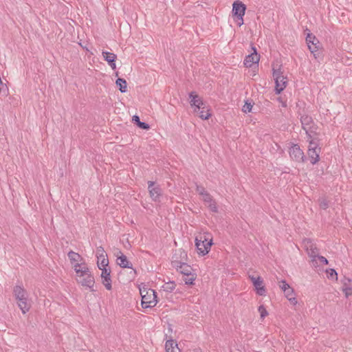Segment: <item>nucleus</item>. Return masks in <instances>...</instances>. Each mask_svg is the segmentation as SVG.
<instances>
[{
  "instance_id": "4be33fe9",
  "label": "nucleus",
  "mask_w": 352,
  "mask_h": 352,
  "mask_svg": "<svg viewBox=\"0 0 352 352\" xmlns=\"http://www.w3.org/2000/svg\"><path fill=\"white\" fill-rule=\"evenodd\" d=\"M320 149L308 148V155L312 164H316L320 160Z\"/></svg>"
},
{
  "instance_id": "f03ea898",
  "label": "nucleus",
  "mask_w": 352,
  "mask_h": 352,
  "mask_svg": "<svg viewBox=\"0 0 352 352\" xmlns=\"http://www.w3.org/2000/svg\"><path fill=\"white\" fill-rule=\"evenodd\" d=\"M208 234H200L195 238V246L197 253L202 256L207 254L212 245V239L207 236Z\"/></svg>"
},
{
  "instance_id": "ea45409f",
  "label": "nucleus",
  "mask_w": 352,
  "mask_h": 352,
  "mask_svg": "<svg viewBox=\"0 0 352 352\" xmlns=\"http://www.w3.org/2000/svg\"><path fill=\"white\" fill-rule=\"evenodd\" d=\"M203 200L204 202L210 204L214 199H212V196L208 192H207L206 194H204V195H203Z\"/></svg>"
},
{
  "instance_id": "e433bc0d",
  "label": "nucleus",
  "mask_w": 352,
  "mask_h": 352,
  "mask_svg": "<svg viewBox=\"0 0 352 352\" xmlns=\"http://www.w3.org/2000/svg\"><path fill=\"white\" fill-rule=\"evenodd\" d=\"M258 310L261 314V318L262 319H263L265 316H267L268 315V312L267 311L266 309L265 308V307L263 305H260L258 307Z\"/></svg>"
},
{
  "instance_id": "39448f33",
  "label": "nucleus",
  "mask_w": 352,
  "mask_h": 352,
  "mask_svg": "<svg viewBox=\"0 0 352 352\" xmlns=\"http://www.w3.org/2000/svg\"><path fill=\"white\" fill-rule=\"evenodd\" d=\"M273 77L275 80V91L280 94L285 87L287 83V78L283 75L280 69H273Z\"/></svg>"
},
{
  "instance_id": "c85d7f7f",
  "label": "nucleus",
  "mask_w": 352,
  "mask_h": 352,
  "mask_svg": "<svg viewBox=\"0 0 352 352\" xmlns=\"http://www.w3.org/2000/svg\"><path fill=\"white\" fill-rule=\"evenodd\" d=\"M161 289L167 292H172L175 288V283L174 282H168L160 286Z\"/></svg>"
},
{
  "instance_id": "6ab92c4d",
  "label": "nucleus",
  "mask_w": 352,
  "mask_h": 352,
  "mask_svg": "<svg viewBox=\"0 0 352 352\" xmlns=\"http://www.w3.org/2000/svg\"><path fill=\"white\" fill-rule=\"evenodd\" d=\"M119 253L120 255L117 256V264L122 268L132 269V263L128 261L126 256L121 252Z\"/></svg>"
},
{
  "instance_id": "1a4fd4ad",
  "label": "nucleus",
  "mask_w": 352,
  "mask_h": 352,
  "mask_svg": "<svg viewBox=\"0 0 352 352\" xmlns=\"http://www.w3.org/2000/svg\"><path fill=\"white\" fill-rule=\"evenodd\" d=\"M304 246L308 254V255L312 258L311 261L314 263L316 261V257L318 255L319 250L317 248L316 245L309 239L304 240Z\"/></svg>"
},
{
  "instance_id": "cd10ccee",
  "label": "nucleus",
  "mask_w": 352,
  "mask_h": 352,
  "mask_svg": "<svg viewBox=\"0 0 352 352\" xmlns=\"http://www.w3.org/2000/svg\"><path fill=\"white\" fill-rule=\"evenodd\" d=\"M195 113H197L199 117L202 120H208L211 116L210 113L209 112V109L206 107L204 109H201L199 111Z\"/></svg>"
},
{
  "instance_id": "9b49d317",
  "label": "nucleus",
  "mask_w": 352,
  "mask_h": 352,
  "mask_svg": "<svg viewBox=\"0 0 352 352\" xmlns=\"http://www.w3.org/2000/svg\"><path fill=\"white\" fill-rule=\"evenodd\" d=\"M190 98V104L191 106L195 107L194 111L198 112L201 109H204L205 105L202 101V100L199 98V96L194 91H192L189 94Z\"/></svg>"
},
{
  "instance_id": "5701e85b",
  "label": "nucleus",
  "mask_w": 352,
  "mask_h": 352,
  "mask_svg": "<svg viewBox=\"0 0 352 352\" xmlns=\"http://www.w3.org/2000/svg\"><path fill=\"white\" fill-rule=\"evenodd\" d=\"M68 257L69 259L74 267L76 263H82V256L73 251H70L68 253Z\"/></svg>"
},
{
  "instance_id": "f257e3e1",
  "label": "nucleus",
  "mask_w": 352,
  "mask_h": 352,
  "mask_svg": "<svg viewBox=\"0 0 352 352\" xmlns=\"http://www.w3.org/2000/svg\"><path fill=\"white\" fill-rule=\"evenodd\" d=\"M13 294L18 307L23 314L29 311L31 303L28 300L27 291L20 285H16L13 289Z\"/></svg>"
},
{
  "instance_id": "7ed1b4c3",
  "label": "nucleus",
  "mask_w": 352,
  "mask_h": 352,
  "mask_svg": "<svg viewBox=\"0 0 352 352\" xmlns=\"http://www.w3.org/2000/svg\"><path fill=\"white\" fill-rule=\"evenodd\" d=\"M140 293L142 296V306L144 309L152 307L151 305L154 301V289H148L146 285L140 287Z\"/></svg>"
},
{
  "instance_id": "aec40b11",
  "label": "nucleus",
  "mask_w": 352,
  "mask_h": 352,
  "mask_svg": "<svg viewBox=\"0 0 352 352\" xmlns=\"http://www.w3.org/2000/svg\"><path fill=\"white\" fill-rule=\"evenodd\" d=\"M174 267L177 270V272L183 274L184 276L194 273V270L192 267L188 265L186 263L180 264Z\"/></svg>"
},
{
  "instance_id": "393cba45",
  "label": "nucleus",
  "mask_w": 352,
  "mask_h": 352,
  "mask_svg": "<svg viewBox=\"0 0 352 352\" xmlns=\"http://www.w3.org/2000/svg\"><path fill=\"white\" fill-rule=\"evenodd\" d=\"M285 297L288 299V300L292 303L293 305H296L297 303L296 298H295V294L293 288H289L286 290L285 292Z\"/></svg>"
},
{
  "instance_id": "2eb2a0df",
  "label": "nucleus",
  "mask_w": 352,
  "mask_h": 352,
  "mask_svg": "<svg viewBox=\"0 0 352 352\" xmlns=\"http://www.w3.org/2000/svg\"><path fill=\"white\" fill-rule=\"evenodd\" d=\"M342 284V289L345 296L347 298L352 295V280L349 278L344 276L341 280Z\"/></svg>"
},
{
  "instance_id": "72a5a7b5",
  "label": "nucleus",
  "mask_w": 352,
  "mask_h": 352,
  "mask_svg": "<svg viewBox=\"0 0 352 352\" xmlns=\"http://www.w3.org/2000/svg\"><path fill=\"white\" fill-rule=\"evenodd\" d=\"M307 141H309V148H314L316 150L320 149V147H318V144L317 142H316L314 140L312 139V137L309 138L307 137Z\"/></svg>"
},
{
  "instance_id": "49530a36",
  "label": "nucleus",
  "mask_w": 352,
  "mask_h": 352,
  "mask_svg": "<svg viewBox=\"0 0 352 352\" xmlns=\"http://www.w3.org/2000/svg\"><path fill=\"white\" fill-rule=\"evenodd\" d=\"M155 305H157V303L158 302V300H157V295L155 294Z\"/></svg>"
},
{
  "instance_id": "412c9836",
  "label": "nucleus",
  "mask_w": 352,
  "mask_h": 352,
  "mask_svg": "<svg viewBox=\"0 0 352 352\" xmlns=\"http://www.w3.org/2000/svg\"><path fill=\"white\" fill-rule=\"evenodd\" d=\"M166 352H181L176 341L173 339L168 340L165 343Z\"/></svg>"
},
{
  "instance_id": "bb28decb",
  "label": "nucleus",
  "mask_w": 352,
  "mask_h": 352,
  "mask_svg": "<svg viewBox=\"0 0 352 352\" xmlns=\"http://www.w3.org/2000/svg\"><path fill=\"white\" fill-rule=\"evenodd\" d=\"M116 83L122 93L126 91V81L124 79L119 78L116 80Z\"/></svg>"
},
{
  "instance_id": "c9c22d12",
  "label": "nucleus",
  "mask_w": 352,
  "mask_h": 352,
  "mask_svg": "<svg viewBox=\"0 0 352 352\" xmlns=\"http://www.w3.org/2000/svg\"><path fill=\"white\" fill-rule=\"evenodd\" d=\"M319 202H320V204H319L320 207L322 209L325 210L329 207V201L326 199L321 198L319 199Z\"/></svg>"
},
{
  "instance_id": "0eeeda50",
  "label": "nucleus",
  "mask_w": 352,
  "mask_h": 352,
  "mask_svg": "<svg viewBox=\"0 0 352 352\" xmlns=\"http://www.w3.org/2000/svg\"><path fill=\"white\" fill-rule=\"evenodd\" d=\"M76 279L78 284L84 287L88 288L90 292H94L96 291L94 288L95 279L92 273L88 275H78Z\"/></svg>"
},
{
  "instance_id": "de8ad7c7",
  "label": "nucleus",
  "mask_w": 352,
  "mask_h": 352,
  "mask_svg": "<svg viewBox=\"0 0 352 352\" xmlns=\"http://www.w3.org/2000/svg\"><path fill=\"white\" fill-rule=\"evenodd\" d=\"M195 352H201V351H200V350L199 351L196 350V351H195Z\"/></svg>"
},
{
  "instance_id": "79ce46f5",
  "label": "nucleus",
  "mask_w": 352,
  "mask_h": 352,
  "mask_svg": "<svg viewBox=\"0 0 352 352\" xmlns=\"http://www.w3.org/2000/svg\"><path fill=\"white\" fill-rule=\"evenodd\" d=\"M154 182H148V190H149V193L151 195V196L152 197L153 195H154Z\"/></svg>"
},
{
  "instance_id": "4c0bfd02",
  "label": "nucleus",
  "mask_w": 352,
  "mask_h": 352,
  "mask_svg": "<svg viewBox=\"0 0 352 352\" xmlns=\"http://www.w3.org/2000/svg\"><path fill=\"white\" fill-rule=\"evenodd\" d=\"M208 207L212 212H218V208L217 206V203L214 200L208 204Z\"/></svg>"
},
{
  "instance_id": "ddd939ff",
  "label": "nucleus",
  "mask_w": 352,
  "mask_h": 352,
  "mask_svg": "<svg viewBox=\"0 0 352 352\" xmlns=\"http://www.w3.org/2000/svg\"><path fill=\"white\" fill-rule=\"evenodd\" d=\"M254 52L248 55L244 60V65L246 67H251L254 65H258L260 60V55L257 54L255 47H252Z\"/></svg>"
},
{
  "instance_id": "7c9ffc66",
  "label": "nucleus",
  "mask_w": 352,
  "mask_h": 352,
  "mask_svg": "<svg viewBox=\"0 0 352 352\" xmlns=\"http://www.w3.org/2000/svg\"><path fill=\"white\" fill-rule=\"evenodd\" d=\"M98 267L101 270L102 268H107L109 265V260L107 257L101 258L100 260L98 259Z\"/></svg>"
},
{
  "instance_id": "c756f323",
  "label": "nucleus",
  "mask_w": 352,
  "mask_h": 352,
  "mask_svg": "<svg viewBox=\"0 0 352 352\" xmlns=\"http://www.w3.org/2000/svg\"><path fill=\"white\" fill-rule=\"evenodd\" d=\"M196 278L197 274L196 273L194 272L184 276L183 280L185 282L186 285H193Z\"/></svg>"
},
{
  "instance_id": "a18cd8bd",
  "label": "nucleus",
  "mask_w": 352,
  "mask_h": 352,
  "mask_svg": "<svg viewBox=\"0 0 352 352\" xmlns=\"http://www.w3.org/2000/svg\"><path fill=\"white\" fill-rule=\"evenodd\" d=\"M249 278H250L253 285H254V282H255V280H257V277H255L254 276H249Z\"/></svg>"
},
{
  "instance_id": "20e7f679",
  "label": "nucleus",
  "mask_w": 352,
  "mask_h": 352,
  "mask_svg": "<svg viewBox=\"0 0 352 352\" xmlns=\"http://www.w3.org/2000/svg\"><path fill=\"white\" fill-rule=\"evenodd\" d=\"M246 6L240 1H236L232 4V13L234 18L237 25L240 27L243 24V16L245 14Z\"/></svg>"
},
{
  "instance_id": "a878e982",
  "label": "nucleus",
  "mask_w": 352,
  "mask_h": 352,
  "mask_svg": "<svg viewBox=\"0 0 352 352\" xmlns=\"http://www.w3.org/2000/svg\"><path fill=\"white\" fill-rule=\"evenodd\" d=\"M132 121L142 129H148L150 128L149 125L147 123L140 121L138 116H133L132 118Z\"/></svg>"
},
{
  "instance_id": "37998d69",
  "label": "nucleus",
  "mask_w": 352,
  "mask_h": 352,
  "mask_svg": "<svg viewBox=\"0 0 352 352\" xmlns=\"http://www.w3.org/2000/svg\"><path fill=\"white\" fill-rule=\"evenodd\" d=\"M316 258H318V260H319L322 263H323L324 265H327V264H328V263H329V262H328V260H327L325 257H324V256H319V255H318V256H317Z\"/></svg>"
},
{
  "instance_id": "9d476101",
  "label": "nucleus",
  "mask_w": 352,
  "mask_h": 352,
  "mask_svg": "<svg viewBox=\"0 0 352 352\" xmlns=\"http://www.w3.org/2000/svg\"><path fill=\"white\" fill-rule=\"evenodd\" d=\"M187 257V253L186 251L182 249L176 250L172 257V266L175 267L186 263Z\"/></svg>"
},
{
  "instance_id": "f704fd0d",
  "label": "nucleus",
  "mask_w": 352,
  "mask_h": 352,
  "mask_svg": "<svg viewBox=\"0 0 352 352\" xmlns=\"http://www.w3.org/2000/svg\"><path fill=\"white\" fill-rule=\"evenodd\" d=\"M327 277L329 278H331V279L335 278L336 280L338 279V274L335 270H333V269L327 270Z\"/></svg>"
},
{
  "instance_id": "423d86ee",
  "label": "nucleus",
  "mask_w": 352,
  "mask_h": 352,
  "mask_svg": "<svg viewBox=\"0 0 352 352\" xmlns=\"http://www.w3.org/2000/svg\"><path fill=\"white\" fill-rule=\"evenodd\" d=\"M302 128L309 138H311V133L316 132V126L312 118L308 115H303L300 118Z\"/></svg>"
},
{
  "instance_id": "b1692460",
  "label": "nucleus",
  "mask_w": 352,
  "mask_h": 352,
  "mask_svg": "<svg viewBox=\"0 0 352 352\" xmlns=\"http://www.w3.org/2000/svg\"><path fill=\"white\" fill-rule=\"evenodd\" d=\"M168 201V197L162 193L161 189L155 186V205L157 203L166 204Z\"/></svg>"
},
{
  "instance_id": "f8f14e48",
  "label": "nucleus",
  "mask_w": 352,
  "mask_h": 352,
  "mask_svg": "<svg viewBox=\"0 0 352 352\" xmlns=\"http://www.w3.org/2000/svg\"><path fill=\"white\" fill-rule=\"evenodd\" d=\"M306 42L310 52L314 54L315 58H316V52L318 50L319 41L316 37L311 33H308L306 37Z\"/></svg>"
},
{
  "instance_id": "2f4dec72",
  "label": "nucleus",
  "mask_w": 352,
  "mask_h": 352,
  "mask_svg": "<svg viewBox=\"0 0 352 352\" xmlns=\"http://www.w3.org/2000/svg\"><path fill=\"white\" fill-rule=\"evenodd\" d=\"M96 254L98 260H100L101 258L107 257L106 252L104 248L101 246L97 248Z\"/></svg>"
},
{
  "instance_id": "a211bd4d",
  "label": "nucleus",
  "mask_w": 352,
  "mask_h": 352,
  "mask_svg": "<svg viewBox=\"0 0 352 352\" xmlns=\"http://www.w3.org/2000/svg\"><path fill=\"white\" fill-rule=\"evenodd\" d=\"M102 56L104 59L108 63L109 66L113 69H116V60L117 58V56L111 52H102Z\"/></svg>"
},
{
  "instance_id": "f3484780",
  "label": "nucleus",
  "mask_w": 352,
  "mask_h": 352,
  "mask_svg": "<svg viewBox=\"0 0 352 352\" xmlns=\"http://www.w3.org/2000/svg\"><path fill=\"white\" fill-rule=\"evenodd\" d=\"M254 287H255L256 294L259 296H265L266 289L263 285V280L261 276H257V280L254 282Z\"/></svg>"
},
{
  "instance_id": "4468645a",
  "label": "nucleus",
  "mask_w": 352,
  "mask_h": 352,
  "mask_svg": "<svg viewBox=\"0 0 352 352\" xmlns=\"http://www.w3.org/2000/svg\"><path fill=\"white\" fill-rule=\"evenodd\" d=\"M101 278L102 282L105 288L107 290H111L112 289L111 285V270L109 268H102L101 270Z\"/></svg>"
},
{
  "instance_id": "c03bdc74",
  "label": "nucleus",
  "mask_w": 352,
  "mask_h": 352,
  "mask_svg": "<svg viewBox=\"0 0 352 352\" xmlns=\"http://www.w3.org/2000/svg\"><path fill=\"white\" fill-rule=\"evenodd\" d=\"M278 100L280 102L281 105H282L283 107H287L286 101L283 100L281 98H278Z\"/></svg>"
},
{
  "instance_id": "6e6552de",
  "label": "nucleus",
  "mask_w": 352,
  "mask_h": 352,
  "mask_svg": "<svg viewBox=\"0 0 352 352\" xmlns=\"http://www.w3.org/2000/svg\"><path fill=\"white\" fill-rule=\"evenodd\" d=\"M289 153L292 160L298 163L304 162L306 159L302 150L300 149L298 144L292 146L289 148Z\"/></svg>"
},
{
  "instance_id": "a19ab883",
  "label": "nucleus",
  "mask_w": 352,
  "mask_h": 352,
  "mask_svg": "<svg viewBox=\"0 0 352 352\" xmlns=\"http://www.w3.org/2000/svg\"><path fill=\"white\" fill-rule=\"evenodd\" d=\"M197 191L200 195H204V194H206L208 192L205 190V188L203 186H197Z\"/></svg>"
},
{
  "instance_id": "58836bf2",
  "label": "nucleus",
  "mask_w": 352,
  "mask_h": 352,
  "mask_svg": "<svg viewBox=\"0 0 352 352\" xmlns=\"http://www.w3.org/2000/svg\"><path fill=\"white\" fill-rule=\"evenodd\" d=\"M280 289L285 292L286 290L289 289V288H291V287L289 286V285L285 281V280H282L280 282Z\"/></svg>"
},
{
  "instance_id": "dca6fc26",
  "label": "nucleus",
  "mask_w": 352,
  "mask_h": 352,
  "mask_svg": "<svg viewBox=\"0 0 352 352\" xmlns=\"http://www.w3.org/2000/svg\"><path fill=\"white\" fill-rule=\"evenodd\" d=\"M74 270L76 273V277H78V275H88L91 273L85 262H82V263H76L74 266Z\"/></svg>"
},
{
  "instance_id": "473e14b6",
  "label": "nucleus",
  "mask_w": 352,
  "mask_h": 352,
  "mask_svg": "<svg viewBox=\"0 0 352 352\" xmlns=\"http://www.w3.org/2000/svg\"><path fill=\"white\" fill-rule=\"evenodd\" d=\"M252 107H253V105L252 104V102L249 101V100H246L245 102V104L243 105V107L242 108V111L244 113H250L252 111Z\"/></svg>"
}]
</instances>
